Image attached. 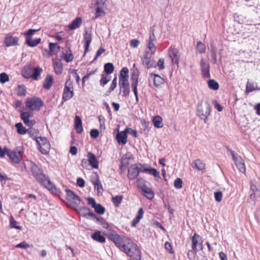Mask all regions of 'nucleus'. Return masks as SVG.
<instances>
[{
    "label": "nucleus",
    "instance_id": "43",
    "mask_svg": "<svg viewBox=\"0 0 260 260\" xmlns=\"http://www.w3.org/2000/svg\"><path fill=\"white\" fill-rule=\"evenodd\" d=\"M208 86L210 89L213 90H217L219 88L218 83L213 79H210L208 81Z\"/></svg>",
    "mask_w": 260,
    "mask_h": 260
},
{
    "label": "nucleus",
    "instance_id": "11",
    "mask_svg": "<svg viewBox=\"0 0 260 260\" xmlns=\"http://www.w3.org/2000/svg\"><path fill=\"white\" fill-rule=\"evenodd\" d=\"M92 41V35L91 32L88 29H85L83 34L84 47V54L87 53L89 51V47Z\"/></svg>",
    "mask_w": 260,
    "mask_h": 260
},
{
    "label": "nucleus",
    "instance_id": "54",
    "mask_svg": "<svg viewBox=\"0 0 260 260\" xmlns=\"http://www.w3.org/2000/svg\"><path fill=\"white\" fill-rule=\"evenodd\" d=\"M210 55L211 57V62L212 64H215L217 62L216 53L215 51L212 49L210 51Z\"/></svg>",
    "mask_w": 260,
    "mask_h": 260
},
{
    "label": "nucleus",
    "instance_id": "44",
    "mask_svg": "<svg viewBox=\"0 0 260 260\" xmlns=\"http://www.w3.org/2000/svg\"><path fill=\"white\" fill-rule=\"evenodd\" d=\"M110 80V77L107 75L103 74L102 75V78L100 80V85L104 87L106 85Z\"/></svg>",
    "mask_w": 260,
    "mask_h": 260
},
{
    "label": "nucleus",
    "instance_id": "6",
    "mask_svg": "<svg viewBox=\"0 0 260 260\" xmlns=\"http://www.w3.org/2000/svg\"><path fill=\"white\" fill-rule=\"evenodd\" d=\"M137 185L139 188L141 190L143 194L148 199L152 200L154 198L153 191L146 185L145 180L142 179H139L137 180Z\"/></svg>",
    "mask_w": 260,
    "mask_h": 260
},
{
    "label": "nucleus",
    "instance_id": "58",
    "mask_svg": "<svg viewBox=\"0 0 260 260\" xmlns=\"http://www.w3.org/2000/svg\"><path fill=\"white\" fill-rule=\"evenodd\" d=\"M214 198L216 201L219 202L222 200V193L221 191H216L214 192Z\"/></svg>",
    "mask_w": 260,
    "mask_h": 260
},
{
    "label": "nucleus",
    "instance_id": "9",
    "mask_svg": "<svg viewBox=\"0 0 260 260\" xmlns=\"http://www.w3.org/2000/svg\"><path fill=\"white\" fill-rule=\"evenodd\" d=\"M73 87L72 82L68 80L66 81L63 89L62 99L64 101L70 100L74 95Z\"/></svg>",
    "mask_w": 260,
    "mask_h": 260
},
{
    "label": "nucleus",
    "instance_id": "34",
    "mask_svg": "<svg viewBox=\"0 0 260 260\" xmlns=\"http://www.w3.org/2000/svg\"><path fill=\"white\" fill-rule=\"evenodd\" d=\"M38 148L39 149L40 152L42 154H47L49 152V150L50 149V143H46L38 146Z\"/></svg>",
    "mask_w": 260,
    "mask_h": 260
},
{
    "label": "nucleus",
    "instance_id": "1",
    "mask_svg": "<svg viewBox=\"0 0 260 260\" xmlns=\"http://www.w3.org/2000/svg\"><path fill=\"white\" fill-rule=\"evenodd\" d=\"M121 251L135 260H141V252L140 248L131 239Z\"/></svg>",
    "mask_w": 260,
    "mask_h": 260
},
{
    "label": "nucleus",
    "instance_id": "45",
    "mask_svg": "<svg viewBox=\"0 0 260 260\" xmlns=\"http://www.w3.org/2000/svg\"><path fill=\"white\" fill-rule=\"evenodd\" d=\"M69 51L70 52L69 53H68L67 51L66 53L63 54V58L67 62H69L72 61L74 59V56L71 51L69 49Z\"/></svg>",
    "mask_w": 260,
    "mask_h": 260
},
{
    "label": "nucleus",
    "instance_id": "64",
    "mask_svg": "<svg viewBox=\"0 0 260 260\" xmlns=\"http://www.w3.org/2000/svg\"><path fill=\"white\" fill-rule=\"evenodd\" d=\"M88 204L91 206L92 208H94V207L98 204L96 203L95 200L92 198H88L87 199Z\"/></svg>",
    "mask_w": 260,
    "mask_h": 260
},
{
    "label": "nucleus",
    "instance_id": "53",
    "mask_svg": "<svg viewBox=\"0 0 260 260\" xmlns=\"http://www.w3.org/2000/svg\"><path fill=\"white\" fill-rule=\"evenodd\" d=\"M32 115L28 112H23L21 113V118L23 122L27 120H29L30 116Z\"/></svg>",
    "mask_w": 260,
    "mask_h": 260
},
{
    "label": "nucleus",
    "instance_id": "23",
    "mask_svg": "<svg viewBox=\"0 0 260 260\" xmlns=\"http://www.w3.org/2000/svg\"><path fill=\"white\" fill-rule=\"evenodd\" d=\"M53 67L54 71L57 75H60L62 73L63 70V66L62 63L60 59H53Z\"/></svg>",
    "mask_w": 260,
    "mask_h": 260
},
{
    "label": "nucleus",
    "instance_id": "3",
    "mask_svg": "<svg viewBox=\"0 0 260 260\" xmlns=\"http://www.w3.org/2000/svg\"><path fill=\"white\" fill-rule=\"evenodd\" d=\"M23 153L24 149L23 146L17 147L14 150H11L9 149L6 150V154L11 160L15 164H18L20 162Z\"/></svg>",
    "mask_w": 260,
    "mask_h": 260
},
{
    "label": "nucleus",
    "instance_id": "55",
    "mask_svg": "<svg viewBox=\"0 0 260 260\" xmlns=\"http://www.w3.org/2000/svg\"><path fill=\"white\" fill-rule=\"evenodd\" d=\"M9 79L8 75L5 73H2L0 74V82L4 83L8 81Z\"/></svg>",
    "mask_w": 260,
    "mask_h": 260
},
{
    "label": "nucleus",
    "instance_id": "48",
    "mask_svg": "<svg viewBox=\"0 0 260 260\" xmlns=\"http://www.w3.org/2000/svg\"><path fill=\"white\" fill-rule=\"evenodd\" d=\"M18 223V222L17 221H16L15 220H14L13 216H11L10 218V225L11 226V228L21 230V227L17 225Z\"/></svg>",
    "mask_w": 260,
    "mask_h": 260
},
{
    "label": "nucleus",
    "instance_id": "18",
    "mask_svg": "<svg viewBox=\"0 0 260 260\" xmlns=\"http://www.w3.org/2000/svg\"><path fill=\"white\" fill-rule=\"evenodd\" d=\"M18 38L17 37H13L10 34H8L5 39V44L7 47L17 45L18 42Z\"/></svg>",
    "mask_w": 260,
    "mask_h": 260
},
{
    "label": "nucleus",
    "instance_id": "62",
    "mask_svg": "<svg viewBox=\"0 0 260 260\" xmlns=\"http://www.w3.org/2000/svg\"><path fill=\"white\" fill-rule=\"evenodd\" d=\"M84 216L86 217H90L91 219L96 221V218H98L99 217L93 213L89 211L86 214H85Z\"/></svg>",
    "mask_w": 260,
    "mask_h": 260
},
{
    "label": "nucleus",
    "instance_id": "33",
    "mask_svg": "<svg viewBox=\"0 0 260 260\" xmlns=\"http://www.w3.org/2000/svg\"><path fill=\"white\" fill-rule=\"evenodd\" d=\"M162 121V119L160 116H155L153 118L154 126L157 128H161L163 126Z\"/></svg>",
    "mask_w": 260,
    "mask_h": 260
},
{
    "label": "nucleus",
    "instance_id": "14",
    "mask_svg": "<svg viewBox=\"0 0 260 260\" xmlns=\"http://www.w3.org/2000/svg\"><path fill=\"white\" fill-rule=\"evenodd\" d=\"M168 52L172 63L178 64L179 63V59L180 56L179 50L171 46L169 48Z\"/></svg>",
    "mask_w": 260,
    "mask_h": 260
},
{
    "label": "nucleus",
    "instance_id": "51",
    "mask_svg": "<svg viewBox=\"0 0 260 260\" xmlns=\"http://www.w3.org/2000/svg\"><path fill=\"white\" fill-rule=\"evenodd\" d=\"M138 84V77L137 75H133L132 77V87L133 88H137Z\"/></svg>",
    "mask_w": 260,
    "mask_h": 260
},
{
    "label": "nucleus",
    "instance_id": "38",
    "mask_svg": "<svg viewBox=\"0 0 260 260\" xmlns=\"http://www.w3.org/2000/svg\"><path fill=\"white\" fill-rule=\"evenodd\" d=\"M123 199V196L121 195L116 196L114 197H112V202L114 205L116 207H118L122 202Z\"/></svg>",
    "mask_w": 260,
    "mask_h": 260
},
{
    "label": "nucleus",
    "instance_id": "46",
    "mask_svg": "<svg viewBox=\"0 0 260 260\" xmlns=\"http://www.w3.org/2000/svg\"><path fill=\"white\" fill-rule=\"evenodd\" d=\"M38 146L42 145L46 143H50L48 140L45 137H38L36 139Z\"/></svg>",
    "mask_w": 260,
    "mask_h": 260
},
{
    "label": "nucleus",
    "instance_id": "21",
    "mask_svg": "<svg viewBox=\"0 0 260 260\" xmlns=\"http://www.w3.org/2000/svg\"><path fill=\"white\" fill-rule=\"evenodd\" d=\"M46 188L51 191L52 193L60 196L61 191L59 189L57 188L54 184L49 179L47 183L43 186Z\"/></svg>",
    "mask_w": 260,
    "mask_h": 260
},
{
    "label": "nucleus",
    "instance_id": "40",
    "mask_svg": "<svg viewBox=\"0 0 260 260\" xmlns=\"http://www.w3.org/2000/svg\"><path fill=\"white\" fill-rule=\"evenodd\" d=\"M42 72V69L39 67L34 68H33V72H32V77L34 80H37L38 77L40 76L41 72Z\"/></svg>",
    "mask_w": 260,
    "mask_h": 260
},
{
    "label": "nucleus",
    "instance_id": "49",
    "mask_svg": "<svg viewBox=\"0 0 260 260\" xmlns=\"http://www.w3.org/2000/svg\"><path fill=\"white\" fill-rule=\"evenodd\" d=\"M95 211L99 214H103L105 209L101 204H98L94 208Z\"/></svg>",
    "mask_w": 260,
    "mask_h": 260
},
{
    "label": "nucleus",
    "instance_id": "50",
    "mask_svg": "<svg viewBox=\"0 0 260 260\" xmlns=\"http://www.w3.org/2000/svg\"><path fill=\"white\" fill-rule=\"evenodd\" d=\"M238 168L239 171L242 173H245L246 171V168L243 160L240 161L239 162L235 164Z\"/></svg>",
    "mask_w": 260,
    "mask_h": 260
},
{
    "label": "nucleus",
    "instance_id": "59",
    "mask_svg": "<svg viewBox=\"0 0 260 260\" xmlns=\"http://www.w3.org/2000/svg\"><path fill=\"white\" fill-rule=\"evenodd\" d=\"M156 41V38L154 33V29H151L150 31L149 38L148 43H154Z\"/></svg>",
    "mask_w": 260,
    "mask_h": 260
},
{
    "label": "nucleus",
    "instance_id": "30",
    "mask_svg": "<svg viewBox=\"0 0 260 260\" xmlns=\"http://www.w3.org/2000/svg\"><path fill=\"white\" fill-rule=\"evenodd\" d=\"M41 42L40 38L32 39L30 37L26 38V43L30 47H35L37 46Z\"/></svg>",
    "mask_w": 260,
    "mask_h": 260
},
{
    "label": "nucleus",
    "instance_id": "36",
    "mask_svg": "<svg viewBox=\"0 0 260 260\" xmlns=\"http://www.w3.org/2000/svg\"><path fill=\"white\" fill-rule=\"evenodd\" d=\"M17 133L20 135H24L26 133L27 130L23 126L21 122L17 123L15 124Z\"/></svg>",
    "mask_w": 260,
    "mask_h": 260
},
{
    "label": "nucleus",
    "instance_id": "8",
    "mask_svg": "<svg viewBox=\"0 0 260 260\" xmlns=\"http://www.w3.org/2000/svg\"><path fill=\"white\" fill-rule=\"evenodd\" d=\"M67 200L72 204L75 208L79 207L81 200L72 190L69 189H66Z\"/></svg>",
    "mask_w": 260,
    "mask_h": 260
},
{
    "label": "nucleus",
    "instance_id": "41",
    "mask_svg": "<svg viewBox=\"0 0 260 260\" xmlns=\"http://www.w3.org/2000/svg\"><path fill=\"white\" fill-rule=\"evenodd\" d=\"M196 48H197V51L199 53L202 54L205 52L206 46L204 43H203L201 41H199V42H197Z\"/></svg>",
    "mask_w": 260,
    "mask_h": 260
},
{
    "label": "nucleus",
    "instance_id": "12",
    "mask_svg": "<svg viewBox=\"0 0 260 260\" xmlns=\"http://www.w3.org/2000/svg\"><path fill=\"white\" fill-rule=\"evenodd\" d=\"M141 59L143 64L147 68L155 67L156 66L155 61L151 58V55L148 51L145 52Z\"/></svg>",
    "mask_w": 260,
    "mask_h": 260
},
{
    "label": "nucleus",
    "instance_id": "19",
    "mask_svg": "<svg viewBox=\"0 0 260 260\" xmlns=\"http://www.w3.org/2000/svg\"><path fill=\"white\" fill-rule=\"evenodd\" d=\"M127 131L128 128H126L124 131L118 132L117 134L116 138L119 144L125 145L127 143Z\"/></svg>",
    "mask_w": 260,
    "mask_h": 260
},
{
    "label": "nucleus",
    "instance_id": "20",
    "mask_svg": "<svg viewBox=\"0 0 260 260\" xmlns=\"http://www.w3.org/2000/svg\"><path fill=\"white\" fill-rule=\"evenodd\" d=\"M249 192L250 198L253 201L260 196V190L257 186L253 183L251 184Z\"/></svg>",
    "mask_w": 260,
    "mask_h": 260
},
{
    "label": "nucleus",
    "instance_id": "22",
    "mask_svg": "<svg viewBox=\"0 0 260 260\" xmlns=\"http://www.w3.org/2000/svg\"><path fill=\"white\" fill-rule=\"evenodd\" d=\"M87 158L88 161L90 166L93 169H98L99 161L96 158V156L91 152H88L87 153Z\"/></svg>",
    "mask_w": 260,
    "mask_h": 260
},
{
    "label": "nucleus",
    "instance_id": "16",
    "mask_svg": "<svg viewBox=\"0 0 260 260\" xmlns=\"http://www.w3.org/2000/svg\"><path fill=\"white\" fill-rule=\"evenodd\" d=\"M104 3L105 2L103 0L96 1L95 4L97 6V8H96L95 15L94 17H92V20H95L100 16H103L105 15L106 13L103 9Z\"/></svg>",
    "mask_w": 260,
    "mask_h": 260
},
{
    "label": "nucleus",
    "instance_id": "10",
    "mask_svg": "<svg viewBox=\"0 0 260 260\" xmlns=\"http://www.w3.org/2000/svg\"><path fill=\"white\" fill-rule=\"evenodd\" d=\"M139 166H141V168H139L137 164H134L130 166L128 170L127 175L128 178L129 179L133 180L135 179L139 175L140 172H141V170H143V168L142 165L139 164Z\"/></svg>",
    "mask_w": 260,
    "mask_h": 260
},
{
    "label": "nucleus",
    "instance_id": "26",
    "mask_svg": "<svg viewBox=\"0 0 260 260\" xmlns=\"http://www.w3.org/2000/svg\"><path fill=\"white\" fill-rule=\"evenodd\" d=\"M53 82V78L52 76L47 75L44 81L43 87L45 89L49 90L52 86Z\"/></svg>",
    "mask_w": 260,
    "mask_h": 260
},
{
    "label": "nucleus",
    "instance_id": "15",
    "mask_svg": "<svg viewBox=\"0 0 260 260\" xmlns=\"http://www.w3.org/2000/svg\"><path fill=\"white\" fill-rule=\"evenodd\" d=\"M119 86L120 87V92L122 93V96L127 97L130 92L129 84L128 80H121L119 81Z\"/></svg>",
    "mask_w": 260,
    "mask_h": 260
},
{
    "label": "nucleus",
    "instance_id": "17",
    "mask_svg": "<svg viewBox=\"0 0 260 260\" xmlns=\"http://www.w3.org/2000/svg\"><path fill=\"white\" fill-rule=\"evenodd\" d=\"M200 66L203 77L206 78H210V66L209 63L205 61L204 59H202L200 61Z\"/></svg>",
    "mask_w": 260,
    "mask_h": 260
},
{
    "label": "nucleus",
    "instance_id": "63",
    "mask_svg": "<svg viewBox=\"0 0 260 260\" xmlns=\"http://www.w3.org/2000/svg\"><path fill=\"white\" fill-rule=\"evenodd\" d=\"M84 216L86 217H90L91 219L96 221V218H98L99 217L93 213L89 211L86 214H85Z\"/></svg>",
    "mask_w": 260,
    "mask_h": 260
},
{
    "label": "nucleus",
    "instance_id": "60",
    "mask_svg": "<svg viewBox=\"0 0 260 260\" xmlns=\"http://www.w3.org/2000/svg\"><path fill=\"white\" fill-rule=\"evenodd\" d=\"M147 47L151 51L152 54H154V53L156 52V49L154 45V43H148Z\"/></svg>",
    "mask_w": 260,
    "mask_h": 260
},
{
    "label": "nucleus",
    "instance_id": "2",
    "mask_svg": "<svg viewBox=\"0 0 260 260\" xmlns=\"http://www.w3.org/2000/svg\"><path fill=\"white\" fill-rule=\"evenodd\" d=\"M211 107L208 102L204 103L201 102L197 106V115L204 120L205 123L207 122L208 117L210 114Z\"/></svg>",
    "mask_w": 260,
    "mask_h": 260
},
{
    "label": "nucleus",
    "instance_id": "37",
    "mask_svg": "<svg viewBox=\"0 0 260 260\" xmlns=\"http://www.w3.org/2000/svg\"><path fill=\"white\" fill-rule=\"evenodd\" d=\"M114 67L112 63L108 62L104 65V71L107 74H111L114 71Z\"/></svg>",
    "mask_w": 260,
    "mask_h": 260
},
{
    "label": "nucleus",
    "instance_id": "57",
    "mask_svg": "<svg viewBox=\"0 0 260 260\" xmlns=\"http://www.w3.org/2000/svg\"><path fill=\"white\" fill-rule=\"evenodd\" d=\"M255 89V86L253 83L247 82L246 84V92H251Z\"/></svg>",
    "mask_w": 260,
    "mask_h": 260
},
{
    "label": "nucleus",
    "instance_id": "5",
    "mask_svg": "<svg viewBox=\"0 0 260 260\" xmlns=\"http://www.w3.org/2000/svg\"><path fill=\"white\" fill-rule=\"evenodd\" d=\"M110 239L113 242L116 246L121 251L130 239L123 235H119L116 233H112L109 235Z\"/></svg>",
    "mask_w": 260,
    "mask_h": 260
},
{
    "label": "nucleus",
    "instance_id": "35",
    "mask_svg": "<svg viewBox=\"0 0 260 260\" xmlns=\"http://www.w3.org/2000/svg\"><path fill=\"white\" fill-rule=\"evenodd\" d=\"M228 150L230 152V153L232 156L233 159L235 161V164L243 160V159L242 158V157L239 155H238V153H237L234 151L231 150L229 148H228Z\"/></svg>",
    "mask_w": 260,
    "mask_h": 260
},
{
    "label": "nucleus",
    "instance_id": "56",
    "mask_svg": "<svg viewBox=\"0 0 260 260\" xmlns=\"http://www.w3.org/2000/svg\"><path fill=\"white\" fill-rule=\"evenodd\" d=\"M198 250H189L188 252L187 255L189 259L193 260L195 258L196 253Z\"/></svg>",
    "mask_w": 260,
    "mask_h": 260
},
{
    "label": "nucleus",
    "instance_id": "31",
    "mask_svg": "<svg viewBox=\"0 0 260 260\" xmlns=\"http://www.w3.org/2000/svg\"><path fill=\"white\" fill-rule=\"evenodd\" d=\"M128 70L126 67L123 68L120 72L119 77V81L128 80Z\"/></svg>",
    "mask_w": 260,
    "mask_h": 260
},
{
    "label": "nucleus",
    "instance_id": "61",
    "mask_svg": "<svg viewBox=\"0 0 260 260\" xmlns=\"http://www.w3.org/2000/svg\"><path fill=\"white\" fill-rule=\"evenodd\" d=\"M30 246L25 241H23L16 245L17 248H21L23 249H26L29 247Z\"/></svg>",
    "mask_w": 260,
    "mask_h": 260
},
{
    "label": "nucleus",
    "instance_id": "47",
    "mask_svg": "<svg viewBox=\"0 0 260 260\" xmlns=\"http://www.w3.org/2000/svg\"><path fill=\"white\" fill-rule=\"evenodd\" d=\"M96 222L100 224L103 228L108 229L109 227V224L108 222L102 217H99L96 218Z\"/></svg>",
    "mask_w": 260,
    "mask_h": 260
},
{
    "label": "nucleus",
    "instance_id": "32",
    "mask_svg": "<svg viewBox=\"0 0 260 260\" xmlns=\"http://www.w3.org/2000/svg\"><path fill=\"white\" fill-rule=\"evenodd\" d=\"M141 172L147 173L149 174L152 175L155 177H159V173L155 169L149 168H143Z\"/></svg>",
    "mask_w": 260,
    "mask_h": 260
},
{
    "label": "nucleus",
    "instance_id": "42",
    "mask_svg": "<svg viewBox=\"0 0 260 260\" xmlns=\"http://www.w3.org/2000/svg\"><path fill=\"white\" fill-rule=\"evenodd\" d=\"M26 89L24 85H19L17 90V94L19 96H24L26 95Z\"/></svg>",
    "mask_w": 260,
    "mask_h": 260
},
{
    "label": "nucleus",
    "instance_id": "4",
    "mask_svg": "<svg viewBox=\"0 0 260 260\" xmlns=\"http://www.w3.org/2000/svg\"><path fill=\"white\" fill-rule=\"evenodd\" d=\"M31 170L33 176L41 185L44 186L49 180V177L44 174L43 171L37 165H32Z\"/></svg>",
    "mask_w": 260,
    "mask_h": 260
},
{
    "label": "nucleus",
    "instance_id": "29",
    "mask_svg": "<svg viewBox=\"0 0 260 260\" xmlns=\"http://www.w3.org/2000/svg\"><path fill=\"white\" fill-rule=\"evenodd\" d=\"M32 72H33L32 67H25L22 71V75L25 78L29 79L32 77Z\"/></svg>",
    "mask_w": 260,
    "mask_h": 260
},
{
    "label": "nucleus",
    "instance_id": "39",
    "mask_svg": "<svg viewBox=\"0 0 260 260\" xmlns=\"http://www.w3.org/2000/svg\"><path fill=\"white\" fill-rule=\"evenodd\" d=\"M194 167L199 171H202L205 169V164L200 159L196 160L194 162Z\"/></svg>",
    "mask_w": 260,
    "mask_h": 260
},
{
    "label": "nucleus",
    "instance_id": "25",
    "mask_svg": "<svg viewBox=\"0 0 260 260\" xmlns=\"http://www.w3.org/2000/svg\"><path fill=\"white\" fill-rule=\"evenodd\" d=\"M82 23V19L81 17H78L74 19L71 24L68 26V29L70 30H75L79 28Z\"/></svg>",
    "mask_w": 260,
    "mask_h": 260
},
{
    "label": "nucleus",
    "instance_id": "52",
    "mask_svg": "<svg viewBox=\"0 0 260 260\" xmlns=\"http://www.w3.org/2000/svg\"><path fill=\"white\" fill-rule=\"evenodd\" d=\"M183 181L180 178H177L174 181V187L178 189H180L182 187Z\"/></svg>",
    "mask_w": 260,
    "mask_h": 260
},
{
    "label": "nucleus",
    "instance_id": "7",
    "mask_svg": "<svg viewBox=\"0 0 260 260\" xmlns=\"http://www.w3.org/2000/svg\"><path fill=\"white\" fill-rule=\"evenodd\" d=\"M43 106V101L38 97L29 98L26 102V107L31 111L39 110Z\"/></svg>",
    "mask_w": 260,
    "mask_h": 260
},
{
    "label": "nucleus",
    "instance_id": "28",
    "mask_svg": "<svg viewBox=\"0 0 260 260\" xmlns=\"http://www.w3.org/2000/svg\"><path fill=\"white\" fill-rule=\"evenodd\" d=\"M75 127L77 133L81 134L82 132V120L78 116H76L75 118Z\"/></svg>",
    "mask_w": 260,
    "mask_h": 260
},
{
    "label": "nucleus",
    "instance_id": "24",
    "mask_svg": "<svg viewBox=\"0 0 260 260\" xmlns=\"http://www.w3.org/2000/svg\"><path fill=\"white\" fill-rule=\"evenodd\" d=\"M150 76L153 78L154 85L157 88L160 87L165 82L164 78L157 74L151 73Z\"/></svg>",
    "mask_w": 260,
    "mask_h": 260
},
{
    "label": "nucleus",
    "instance_id": "13",
    "mask_svg": "<svg viewBox=\"0 0 260 260\" xmlns=\"http://www.w3.org/2000/svg\"><path fill=\"white\" fill-rule=\"evenodd\" d=\"M192 249L193 250H198L197 246H198L200 250L203 248V240L202 237L196 233L194 234L191 237Z\"/></svg>",
    "mask_w": 260,
    "mask_h": 260
},
{
    "label": "nucleus",
    "instance_id": "27",
    "mask_svg": "<svg viewBox=\"0 0 260 260\" xmlns=\"http://www.w3.org/2000/svg\"><path fill=\"white\" fill-rule=\"evenodd\" d=\"M91 238L94 240L100 243H105L106 241L105 237L103 236L100 231H96L91 235Z\"/></svg>",
    "mask_w": 260,
    "mask_h": 260
}]
</instances>
